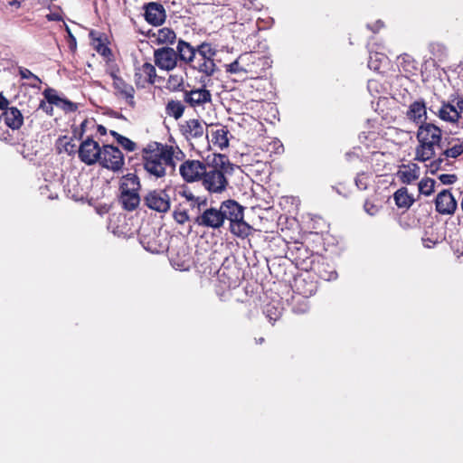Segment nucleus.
I'll return each instance as SVG.
<instances>
[{"instance_id": "obj_1", "label": "nucleus", "mask_w": 463, "mask_h": 463, "mask_svg": "<svg viewBox=\"0 0 463 463\" xmlns=\"http://www.w3.org/2000/svg\"><path fill=\"white\" fill-rule=\"evenodd\" d=\"M194 218V222L206 229L219 230L225 221L229 222L230 232L236 237L246 238L250 226L244 221L243 207L234 200H227L219 208L205 207Z\"/></svg>"}, {"instance_id": "obj_2", "label": "nucleus", "mask_w": 463, "mask_h": 463, "mask_svg": "<svg viewBox=\"0 0 463 463\" xmlns=\"http://www.w3.org/2000/svg\"><path fill=\"white\" fill-rule=\"evenodd\" d=\"M184 154L178 146L150 142L142 149V159L145 170L156 178L164 177L166 168H175L176 160H182Z\"/></svg>"}, {"instance_id": "obj_3", "label": "nucleus", "mask_w": 463, "mask_h": 463, "mask_svg": "<svg viewBox=\"0 0 463 463\" xmlns=\"http://www.w3.org/2000/svg\"><path fill=\"white\" fill-rule=\"evenodd\" d=\"M205 173L203 176V184L211 193H222L228 185L226 175H232L234 165L225 155H213L211 162L206 164Z\"/></svg>"}, {"instance_id": "obj_4", "label": "nucleus", "mask_w": 463, "mask_h": 463, "mask_svg": "<svg viewBox=\"0 0 463 463\" xmlns=\"http://www.w3.org/2000/svg\"><path fill=\"white\" fill-rule=\"evenodd\" d=\"M416 137L415 160L426 162L433 158L437 149H442V130L433 123L419 126Z\"/></svg>"}, {"instance_id": "obj_5", "label": "nucleus", "mask_w": 463, "mask_h": 463, "mask_svg": "<svg viewBox=\"0 0 463 463\" xmlns=\"http://www.w3.org/2000/svg\"><path fill=\"white\" fill-rule=\"evenodd\" d=\"M140 187L139 178L135 174L130 173L121 178L119 200L124 209L133 211L138 206Z\"/></svg>"}, {"instance_id": "obj_6", "label": "nucleus", "mask_w": 463, "mask_h": 463, "mask_svg": "<svg viewBox=\"0 0 463 463\" xmlns=\"http://www.w3.org/2000/svg\"><path fill=\"white\" fill-rule=\"evenodd\" d=\"M217 53L209 43H202L196 47L195 57L192 68L210 77L213 75L217 67L213 58Z\"/></svg>"}, {"instance_id": "obj_7", "label": "nucleus", "mask_w": 463, "mask_h": 463, "mask_svg": "<svg viewBox=\"0 0 463 463\" xmlns=\"http://www.w3.org/2000/svg\"><path fill=\"white\" fill-rule=\"evenodd\" d=\"M99 163L113 172L121 170L124 166V156L118 147L112 145L102 146Z\"/></svg>"}, {"instance_id": "obj_8", "label": "nucleus", "mask_w": 463, "mask_h": 463, "mask_svg": "<svg viewBox=\"0 0 463 463\" xmlns=\"http://www.w3.org/2000/svg\"><path fill=\"white\" fill-rule=\"evenodd\" d=\"M266 62V59L262 57H259L254 52H245L238 57L234 61L230 64L225 65L226 72L235 74L240 72H248L252 71V67L250 66L255 64L256 62Z\"/></svg>"}, {"instance_id": "obj_9", "label": "nucleus", "mask_w": 463, "mask_h": 463, "mask_svg": "<svg viewBox=\"0 0 463 463\" xmlns=\"http://www.w3.org/2000/svg\"><path fill=\"white\" fill-rule=\"evenodd\" d=\"M155 64L163 71H173L178 65V56L171 47H161L154 51Z\"/></svg>"}, {"instance_id": "obj_10", "label": "nucleus", "mask_w": 463, "mask_h": 463, "mask_svg": "<svg viewBox=\"0 0 463 463\" xmlns=\"http://www.w3.org/2000/svg\"><path fill=\"white\" fill-rule=\"evenodd\" d=\"M145 204L151 210L158 213H166L170 209V196L165 190L157 189L149 191L144 198Z\"/></svg>"}, {"instance_id": "obj_11", "label": "nucleus", "mask_w": 463, "mask_h": 463, "mask_svg": "<svg viewBox=\"0 0 463 463\" xmlns=\"http://www.w3.org/2000/svg\"><path fill=\"white\" fill-rule=\"evenodd\" d=\"M101 150L102 147L99 146L98 142L93 140L91 137H87L81 142L79 147V158L84 164L91 165L99 162Z\"/></svg>"}, {"instance_id": "obj_12", "label": "nucleus", "mask_w": 463, "mask_h": 463, "mask_svg": "<svg viewBox=\"0 0 463 463\" xmlns=\"http://www.w3.org/2000/svg\"><path fill=\"white\" fill-rule=\"evenodd\" d=\"M206 165L199 160H185L179 167L183 179L188 183L203 179Z\"/></svg>"}, {"instance_id": "obj_13", "label": "nucleus", "mask_w": 463, "mask_h": 463, "mask_svg": "<svg viewBox=\"0 0 463 463\" xmlns=\"http://www.w3.org/2000/svg\"><path fill=\"white\" fill-rule=\"evenodd\" d=\"M113 79V87L116 90V95L120 99H125L126 103L131 108L135 107V89L132 85L127 83L121 77L115 73H111Z\"/></svg>"}, {"instance_id": "obj_14", "label": "nucleus", "mask_w": 463, "mask_h": 463, "mask_svg": "<svg viewBox=\"0 0 463 463\" xmlns=\"http://www.w3.org/2000/svg\"><path fill=\"white\" fill-rule=\"evenodd\" d=\"M436 211L440 214H453L458 203L449 190L439 192L435 200Z\"/></svg>"}, {"instance_id": "obj_15", "label": "nucleus", "mask_w": 463, "mask_h": 463, "mask_svg": "<svg viewBox=\"0 0 463 463\" xmlns=\"http://www.w3.org/2000/svg\"><path fill=\"white\" fill-rule=\"evenodd\" d=\"M290 252L297 266L306 270L315 269L312 260L313 254L307 246L296 244L291 248Z\"/></svg>"}, {"instance_id": "obj_16", "label": "nucleus", "mask_w": 463, "mask_h": 463, "mask_svg": "<svg viewBox=\"0 0 463 463\" xmlns=\"http://www.w3.org/2000/svg\"><path fill=\"white\" fill-rule=\"evenodd\" d=\"M144 9L145 18L149 24L158 26L165 23L166 14L163 5L160 3L149 2L145 5Z\"/></svg>"}, {"instance_id": "obj_17", "label": "nucleus", "mask_w": 463, "mask_h": 463, "mask_svg": "<svg viewBox=\"0 0 463 463\" xmlns=\"http://www.w3.org/2000/svg\"><path fill=\"white\" fill-rule=\"evenodd\" d=\"M184 100L193 108L203 106L212 101V94L205 88L185 90Z\"/></svg>"}, {"instance_id": "obj_18", "label": "nucleus", "mask_w": 463, "mask_h": 463, "mask_svg": "<svg viewBox=\"0 0 463 463\" xmlns=\"http://www.w3.org/2000/svg\"><path fill=\"white\" fill-rule=\"evenodd\" d=\"M454 140L457 141L456 144H454L449 148L443 149L440 156L430 163V168L432 172L439 170L441 167L442 163L447 158H457L463 154V143H461L459 139L452 138L451 141H449L448 144H452Z\"/></svg>"}, {"instance_id": "obj_19", "label": "nucleus", "mask_w": 463, "mask_h": 463, "mask_svg": "<svg viewBox=\"0 0 463 463\" xmlns=\"http://www.w3.org/2000/svg\"><path fill=\"white\" fill-rule=\"evenodd\" d=\"M135 82L137 86L145 87V84H154L156 78V71L153 64L145 62L141 67L136 69Z\"/></svg>"}, {"instance_id": "obj_20", "label": "nucleus", "mask_w": 463, "mask_h": 463, "mask_svg": "<svg viewBox=\"0 0 463 463\" xmlns=\"http://www.w3.org/2000/svg\"><path fill=\"white\" fill-rule=\"evenodd\" d=\"M293 289L298 296L308 298L316 293L317 283L309 278L299 276L294 279Z\"/></svg>"}, {"instance_id": "obj_21", "label": "nucleus", "mask_w": 463, "mask_h": 463, "mask_svg": "<svg viewBox=\"0 0 463 463\" xmlns=\"http://www.w3.org/2000/svg\"><path fill=\"white\" fill-rule=\"evenodd\" d=\"M180 131L187 140L196 139L204 135V127L198 119L192 118L180 125Z\"/></svg>"}, {"instance_id": "obj_22", "label": "nucleus", "mask_w": 463, "mask_h": 463, "mask_svg": "<svg viewBox=\"0 0 463 463\" xmlns=\"http://www.w3.org/2000/svg\"><path fill=\"white\" fill-rule=\"evenodd\" d=\"M407 118L416 124L427 123V109L423 99L413 101L410 106L406 113Z\"/></svg>"}, {"instance_id": "obj_23", "label": "nucleus", "mask_w": 463, "mask_h": 463, "mask_svg": "<svg viewBox=\"0 0 463 463\" xmlns=\"http://www.w3.org/2000/svg\"><path fill=\"white\" fill-rule=\"evenodd\" d=\"M44 98L51 103H54V106L61 108L65 112H73L78 107L76 103L71 102L69 99L59 97L54 90L48 89L43 91Z\"/></svg>"}, {"instance_id": "obj_24", "label": "nucleus", "mask_w": 463, "mask_h": 463, "mask_svg": "<svg viewBox=\"0 0 463 463\" xmlns=\"http://www.w3.org/2000/svg\"><path fill=\"white\" fill-rule=\"evenodd\" d=\"M1 118L5 123L12 129H19L24 123V117L21 111L15 108H7L3 113Z\"/></svg>"}, {"instance_id": "obj_25", "label": "nucleus", "mask_w": 463, "mask_h": 463, "mask_svg": "<svg viewBox=\"0 0 463 463\" xmlns=\"http://www.w3.org/2000/svg\"><path fill=\"white\" fill-rule=\"evenodd\" d=\"M175 52H177L178 61L184 62V64H189L192 67L195 57L196 48L184 40H179Z\"/></svg>"}, {"instance_id": "obj_26", "label": "nucleus", "mask_w": 463, "mask_h": 463, "mask_svg": "<svg viewBox=\"0 0 463 463\" xmlns=\"http://www.w3.org/2000/svg\"><path fill=\"white\" fill-rule=\"evenodd\" d=\"M398 177L403 184H411L420 177V167L416 164L403 165L397 173Z\"/></svg>"}, {"instance_id": "obj_27", "label": "nucleus", "mask_w": 463, "mask_h": 463, "mask_svg": "<svg viewBox=\"0 0 463 463\" xmlns=\"http://www.w3.org/2000/svg\"><path fill=\"white\" fill-rule=\"evenodd\" d=\"M438 115L440 119L450 123L458 122L461 117L457 108L449 103H443Z\"/></svg>"}, {"instance_id": "obj_28", "label": "nucleus", "mask_w": 463, "mask_h": 463, "mask_svg": "<svg viewBox=\"0 0 463 463\" xmlns=\"http://www.w3.org/2000/svg\"><path fill=\"white\" fill-rule=\"evenodd\" d=\"M393 199L398 208L409 209L414 203V198L409 194L406 187L398 189L393 194Z\"/></svg>"}, {"instance_id": "obj_29", "label": "nucleus", "mask_w": 463, "mask_h": 463, "mask_svg": "<svg viewBox=\"0 0 463 463\" xmlns=\"http://www.w3.org/2000/svg\"><path fill=\"white\" fill-rule=\"evenodd\" d=\"M184 105L179 100L171 99L166 103L165 113L175 119L180 118L184 112Z\"/></svg>"}, {"instance_id": "obj_30", "label": "nucleus", "mask_w": 463, "mask_h": 463, "mask_svg": "<svg viewBox=\"0 0 463 463\" xmlns=\"http://www.w3.org/2000/svg\"><path fill=\"white\" fill-rule=\"evenodd\" d=\"M154 36L158 43L172 44L176 38L175 33L167 27L158 29L157 32L154 33Z\"/></svg>"}, {"instance_id": "obj_31", "label": "nucleus", "mask_w": 463, "mask_h": 463, "mask_svg": "<svg viewBox=\"0 0 463 463\" xmlns=\"http://www.w3.org/2000/svg\"><path fill=\"white\" fill-rule=\"evenodd\" d=\"M187 203L190 207L191 215L194 219L195 216H197V214H200L199 213H202L205 209V207L208 205V201L205 197L197 196Z\"/></svg>"}, {"instance_id": "obj_32", "label": "nucleus", "mask_w": 463, "mask_h": 463, "mask_svg": "<svg viewBox=\"0 0 463 463\" xmlns=\"http://www.w3.org/2000/svg\"><path fill=\"white\" fill-rule=\"evenodd\" d=\"M228 131L224 128H219L213 133V142L220 148L223 149L229 146Z\"/></svg>"}, {"instance_id": "obj_33", "label": "nucleus", "mask_w": 463, "mask_h": 463, "mask_svg": "<svg viewBox=\"0 0 463 463\" xmlns=\"http://www.w3.org/2000/svg\"><path fill=\"white\" fill-rule=\"evenodd\" d=\"M436 182L431 178H423L419 183V191L425 195H430L434 192Z\"/></svg>"}, {"instance_id": "obj_34", "label": "nucleus", "mask_w": 463, "mask_h": 463, "mask_svg": "<svg viewBox=\"0 0 463 463\" xmlns=\"http://www.w3.org/2000/svg\"><path fill=\"white\" fill-rule=\"evenodd\" d=\"M294 302L292 310L296 314H304L309 309L307 298L298 296L294 298Z\"/></svg>"}, {"instance_id": "obj_35", "label": "nucleus", "mask_w": 463, "mask_h": 463, "mask_svg": "<svg viewBox=\"0 0 463 463\" xmlns=\"http://www.w3.org/2000/svg\"><path fill=\"white\" fill-rule=\"evenodd\" d=\"M385 60V56L382 53L375 52L374 54H370L368 67L375 71H380L381 64Z\"/></svg>"}, {"instance_id": "obj_36", "label": "nucleus", "mask_w": 463, "mask_h": 463, "mask_svg": "<svg viewBox=\"0 0 463 463\" xmlns=\"http://www.w3.org/2000/svg\"><path fill=\"white\" fill-rule=\"evenodd\" d=\"M264 312L266 314V317L272 323L279 320L281 317V309L279 307H275L272 304L267 305Z\"/></svg>"}, {"instance_id": "obj_37", "label": "nucleus", "mask_w": 463, "mask_h": 463, "mask_svg": "<svg viewBox=\"0 0 463 463\" xmlns=\"http://www.w3.org/2000/svg\"><path fill=\"white\" fill-rule=\"evenodd\" d=\"M140 242L145 248V250L152 253H158L162 250L160 245H158L156 241L147 240L146 237H143L142 235L140 237Z\"/></svg>"}, {"instance_id": "obj_38", "label": "nucleus", "mask_w": 463, "mask_h": 463, "mask_svg": "<svg viewBox=\"0 0 463 463\" xmlns=\"http://www.w3.org/2000/svg\"><path fill=\"white\" fill-rule=\"evenodd\" d=\"M173 217L179 224H184L190 220V215L186 209H175L173 213Z\"/></svg>"}, {"instance_id": "obj_39", "label": "nucleus", "mask_w": 463, "mask_h": 463, "mask_svg": "<svg viewBox=\"0 0 463 463\" xmlns=\"http://www.w3.org/2000/svg\"><path fill=\"white\" fill-rule=\"evenodd\" d=\"M167 84L172 90H178L184 84V77L181 74H171Z\"/></svg>"}, {"instance_id": "obj_40", "label": "nucleus", "mask_w": 463, "mask_h": 463, "mask_svg": "<svg viewBox=\"0 0 463 463\" xmlns=\"http://www.w3.org/2000/svg\"><path fill=\"white\" fill-rule=\"evenodd\" d=\"M355 185L360 190H366L368 187L369 176L365 173H360L355 177Z\"/></svg>"}, {"instance_id": "obj_41", "label": "nucleus", "mask_w": 463, "mask_h": 463, "mask_svg": "<svg viewBox=\"0 0 463 463\" xmlns=\"http://www.w3.org/2000/svg\"><path fill=\"white\" fill-rule=\"evenodd\" d=\"M118 143L128 152H133L137 148V144L124 136L119 137Z\"/></svg>"}, {"instance_id": "obj_42", "label": "nucleus", "mask_w": 463, "mask_h": 463, "mask_svg": "<svg viewBox=\"0 0 463 463\" xmlns=\"http://www.w3.org/2000/svg\"><path fill=\"white\" fill-rule=\"evenodd\" d=\"M439 180L443 184H452L458 180V177L454 174H441L439 175Z\"/></svg>"}, {"instance_id": "obj_43", "label": "nucleus", "mask_w": 463, "mask_h": 463, "mask_svg": "<svg viewBox=\"0 0 463 463\" xmlns=\"http://www.w3.org/2000/svg\"><path fill=\"white\" fill-rule=\"evenodd\" d=\"M364 209L369 215L372 216L375 215L379 211L378 206L368 200L365 201L364 204Z\"/></svg>"}, {"instance_id": "obj_44", "label": "nucleus", "mask_w": 463, "mask_h": 463, "mask_svg": "<svg viewBox=\"0 0 463 463\" xmlns=\"http://www.w3.org/2000/svg\"><path fill=\"white\" fill-rule=\"evenodd\" d=\"M319 276L321 279L330 281V280H335L337 278V273L334 269H332L330 271L319 270Z\"/></svg>"}, {"instance_id": "obj_45", "label": "nucleus", "mask_w": 463, "mask_h": 463, "mask_svg": "<svg viewBox=\"0 0 463 463\" xmlns=\"http://www.w3.org/2000/svg\"><path fill=\"white\" fill-rule=\"evenodd\" d=\"M19 74L21 76V78L23 79H33L37 81H40V79L34 75L30 70L26 69V68H19Z\"/></svg>"}, {"instance_id": "obj_46", "label": "nucleus", "mask_w": 463, "mask_h": 463, "mask_svg": "<svg viewBox=\"0 0 463 463\" xmlns=\"http://www.w3.org/2000/svg\"><path fill=\"white\" fill-rule=\"evenodd\" d=\"M53 105H54V103H51L47 99H46V101L42 100L40 102L39 109H43L46 114L52 116Z\"/></svg>"}, {"instance_id": "obj_47", "label": "nucleus", "mask_w": 463, "mask_h": 463, "mask_svg": "<svg viewBox=\"0 0 463 463\" xmlns=\"http://www.w3.org/2000/svg\"><path fill=\"white\" fill-rule=\"evenodd\" d=\"M179 194L185 198L186 203L193 201L196 196L188 189H184L183 191L179 192Z\"/></svg>"}, {"instance_id": "obj_48", "label": "nucleus", "mask_w": 463, "mask_h": 463, "mask_svg": "<svg viewBox=\"0 0 463 463\" xmlns=\"http://www.w3.org/2000/svg\"><path fill=\"white\" fill-rule=\"evenodd\" d=\"M9 100L0 92V109L5 110L8 108Z\"/></svg>"}, {"instance_id": "obj_49", "label": "nucleus", "mask_w": 463, "mask_h": 463, "mask_svg": "<svg viewBox=\"0 0 463 463\" xmlns=\"http://www.w3.org/2000/svg\"><path fill=\"white\" fill-rule=\"evenodd\" d=\"M383 23L381 21H377L375 23V25L374 27H370V25H368V27L374 33L378 32L382 27H383Z\"/></svg>"}, {"instance_id": "obj_50", "label": "nucleus", "mask_w": 463, "mask_h": 463, "mask_svg": "<svg viewBox=\"0 0 463 463\" xmlns=\"http://www.w3.org/2000/svg\"><path fill=\"white\" fill-rule=\"evenodd\" d=\"M254 2L255 0H244L243 5L248 9L255 8Z\"/></svg>"}, {"instance_id": "obj_51", "label": "nucleus", "mask_w": 463, "mask_h": 463, "mask_svg": "<svg viewBox=\"0 0 463 463\" xmlns=\"http://www.w3.org/2000/svg\"><path fill=\"white\" fill-rule=\"evenodd\" d=\"M65 27H66V32L68 33L69 39L71 40V42H73V44L75 46L76 45V38L71 33V32L70 28L68 27V25H65Z\"/></svg>"}, {"instance_id": "obj_52", "label": "nucleus", "mask_w": 463, "mask_h": 463, "mask_svg": "<svg viewBox=\"0 0 463 463\" xmlns=\"http://www.w3.org/2000/svg\"><path fill=\"white\" fill-rule=\"evenodd\" d=\"M89 123V120L88 119H84L81 123H80V137H82L83 133L86 131V126L87 124Z\"/></svg>"}, {"instance_id": "obj_53", "label": "nucleus", "mask_w": 463, "mask_h": 463, "mask_svg": "<svg viewBox=\"0 0 463 463\" xmlns=\"http://www.w3.org/2000/svg\"><path fill=\"white\" fill-rule=\"evenodd\" d=\"M98 132L100 134V135H106L107 133V129L104 126L102 125H98Z\"/></svg>"}, {"instance_id": "obj_54", "label": "nucleus", "mask_w": 463, "mask_h": 463, "mask_svg": "<svg viewBox=\"0 0 463 463\" xmlns=\"http://www.w3.org/2000/svg\"><path fill=\"white\" fill-rule=\"evenodd\" d=\"M110 135L116 138L117 142L119 140V137H123L114 130H110Z\"/></svg>"}, {"instance_id": "obj_55", "label": "nucleus", "mask_w": 463, "mask_h": 463, "mask_svg": "<svg viewBox=\"0 0 463 463\" xmlns=\"http://www.w3.org/2000/svg\"><path fill=\"white\" fill-rule=\"evenodd\" d=\"M457 107L459 109L460 112L463 111V98L457 101Z\"/></svg>"}, {"instance_id": "obj_56", "label": "nucleus", "mask_w": 463, "mask_h": 463, "mask_svg": "<svg viewBox=\"0 0 463 463\" xmlns=\"http://www.w3.org/2000/svg\"><path fill=\"white\" fill-rule=\"evenodd\" d=\"M10 5H15V6L19 7L20 6V2H18L16 0H14V1L10 2Z\"/></svg>"}, {"instance_id": "obj_57", "label": "nucleus", "mask_w": 463, "mask_h": 463, "mask_svg": "<svg viewBox=\"0 0 463 463\" xmlns=\"http://www.w3.org/2000/svg\"><path fill=\"white\" fill-rule=\"evenodd\" d=\"M345 156L348 160H350L353 156H354V153L348 152L345 154Z\"/></svg>"}, {"instance_id": "obj_58", "label": "nucleus", "mask_w": 463, "mask_h": 463, "mask_svg": "<svg viewBox=\"0 0 463 463\" xmlns=\"http://www.w3.org/2000/svg\"><path fill=\"white\" fill-rule=\"evenodd\" d=\"M114 115L117 118H125L124 116L120 113L116 112Z\"/></svg>"}, {"instance_id": "obj_59", "label": "nucleus", "mask_w": 463, "mask_h": 463, "mask_svg": "<svg viewBox=\"0 0 463 463\" xmlns=\"http://www.w3.org/2000/svg\"><path fill=\"white\" fill-rule=\"evenodd\" d=\"M263 342H264V338H263V337H260V338H259V339L257 340V343H258V344H261V343H263Z\"/></svg>"}, {"instance_id": "obj_60", "label": "nucleus", "mask_w": 463, "mask_h": 463, "mask_svg": "<svg viewBox=\"0 0 463 463\" xmlns=\"http://www.w3.org/2000/svg\"><path fill=\"white\" fill-rule=\"evenodd\" d=\"M70 47L71 49L76 47V45L74 46L73 42H71V40H70Z\"/></svg>"}]
</instances>
